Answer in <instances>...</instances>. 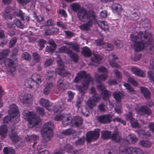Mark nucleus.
<instances>
[{
  "label": "nucleus",
  "instance_id": "nucleus-11",
  "mask_svg": "<svg viewBox=\"0 0 154 154\" xmlns=\"http://www.w3.org/2000/svg\"><path fill=\"white\" fill-rule=\"evenodd\" d=\"M119 149L120 154H144L142 150L138 147L121 146Z\"/></svg>",
  "mask_w": 154,
  "mask_h": 154
},
{
  "label": "nucleus",
  "instance_id": "nucleus-12",
  "mask_svg": "<svg viewBox=\"0 0 154 154\" xmlns=\"http://www.w3.org/2000/svg\"><path fill=\"white\" fill-rule=\"evenodd\" d=\"M100 130L98 128L94 129L93 131H90L86 134V140L88 143H91L92 141L97 140L100 137Z\"/></svg>",
  "mask_w": 154,
  "mask_h": 154
},
{
  "label": "nucleus",
  "instance_id": "nucleus-30",
  "mask_svg": "<svg viewBox=\"0 0 154 154\" xmlns=\"http://www.w3.org/2000/svg\"><path fill=\"white\" fill-rule=\"evenodd\" d=\"M102 60V56L99 54H94V56L91 58V60L92 62L100 64Z\"/></svg>",
  "mask_w": 154,
  "mask_h": 154
},
{
  "label": "nucleus",
  "instance_id": "nucleus-42",
  "mask_svg": "<svg viewBox=\"0 0 154 154\" xmlns=\"http://www.w3.org/2000/svg\"><path fill=\"white\" fill-rule=\"evenodd\" d=\"M140 144L142 146L147 147H149L151 145L150 142L146 140H142L140 141Z\"/></svg>",
  "mask_w": 154,
  "mask_h": 154
},
{
  "label": "nucleus",
  "instance_id": "nucleus-21",
  "mask_svg": "<svg viewBox=\"0 0 154 154\" xmlns=\"http://www.w3.org/2000/svg\"><path fill=\"white\" fill-rule=\"evenodd\" d=\"M96 22H95V23H94L95 25H96L97 24L102 30L104 31L109 30V28L106 22L104 21H98L96 18Z\"/></svg>",
  "mask_w": 154,
  "mask_h": 154
},
{
  "label": "nucleus",
  "instance_id": "nucleus-59",
  "mask_svg": "<svg viewBox=\"0 0 154 154\" xmlns=\"http://www.w3.org/2000/svg\"><path fill=\"white\" fill-rule=\"evenodd\" d=\"M56 48L54 47H52L51 46H47L46 48V50L47 52L51 53L55 50Z\"/></svg>",
  "mask_w": 154,
  "mask_h": 154
},
{
  "label": "nucleus",
  "instance_id": "nucleus-60",
  "mask_svg": "<svg viewBox=\"0 0 154 154\" xmlns=\"http://www.w3.org/2000/svg\"><path fill=\"white\" fill-rule=\"evenodd\" d=\"M64 32L66 38H70L74 36V33L68 31H64Z\"/></svg>",
  "mask_w": 154,
  "mask_h": 154
},
{
  "label": "nucleus",
  "instance_id": "nucleus-44",
  "mask_svg": "<svg viewBox=\"0 0 154 154\" xmlns=\"http://www.w3.org/2000/svg\"><path fill=\"white\" fill-rule=\"evenodd\" d=\"M22 58L26 60H29L31 58L30 55L27 52H25L21 55Z\"/></svg>",
  "mask_w": 154,
  "mask_h": 154
},
{
  "label": "nucleus",
  "instance_id": "nucleus-1",
  "mask_svg": "<svg viewBox=\"0 0 154 154\" xmlns=\"http://www.w3.org/2000/svg\"><path fill=\"white\" fill-rule=\"evenodd\" d=\"M131 40L134 42V50L137 52L143 51L145 48L150 51L152 50L154 47V42L151 33L147 31H140L137 35L131 34Z\"/></svg>",
  "mask_w": 154,
  "mask_h": 154
},
{
  "label": "nucleus",
  "instance_id": "nucleus-40",
  "mask_svg": "<svg viewBox=\"0 0 154 154\" xmlns=\"http://www.w3.org/2000/svg\"><path fill=\"white\" fill-rule=\"evenodd\" d=\"M139 136L143 135V136H146L147 137L150 136V134L149 132H146L145 130L142 129L136 131Z\"/></svg>",
  "mask_w": 154,
  "mask_h": 154
},
{
  "label": "nucleus",
  "instance_id": "nucleus-8",
  "mask_svg": "<svg viewBox=\"0 0 154 154\" xmlns=\"http://www.w3.org/2000/svg\"><path fill=\"white\" fill-rule=\"evenodd\" d=\"M53 122H49L45 123L43 126L41 133L43 137L42 142L45 143L51 140L53 136Z\"/></svg>",
  "mask_w": 154,
  "mask_h": 154
},
{
  "label": "nucleus",
  "instance_id": "nucleus-54",
  "mask_svg": "<svg viewBox=\"0 0 154 154\" xmlns=\"http://www.w3.org/2000/svg\"><path fill=\"white\" fill-rule=\"evenodd\" d=\"M98 83L97 86V88L99 91H103L105 90V87L101 82Z\"/></svg>",
  "mask_w": 154,
  "mask_h": 154
},
{
  "label": "nucleus",
  "instance_id": "nucleus-7",
  "mask_svg": "<svg viewBox=\"0 0 154 154\" xmlns=\"http://www.w3.org/2000/svg\"><path fill=\"white\" fill-rule=\"evenodd\" d=\"M23 115L24 119L28 122V126L29 128L35 126L40 127L39 124L40 118L36 115L35 112L24 110Z\"/></svg>",
  "mask_w": 154,
  "mask_h": 154
},
{
  "label": "nucleus",
  "instance_id": "nucleus-32",
  "mask_svg": "<svg viewBox=\"0 0 154 154\" xmlns=\"http://www.w3.org/2000/svg\"><path fill=\"white\" fill-rule=\"evenodd\" d=\"M112 8L113 10L117 12L118 15L120 16L119 13H121L122 11V6L121 5L115 3L112 5Z\"/></svg>",
  "mask_w": 154,
  "mask_h": 154
},
{
  "label": "nucleus",
  "instance_id": "nucleus-52",
  "mask_svg": "<svg viewBox=\"0 0 154 154\" xmlns=\"http://www.w3.org/2000/svg\"><path fill=\"white\" fill-rule=\"evenodd\" d=\"M100 97L99 95L97 94H94L92 97V100L94 102H97L100 100Z\"/></svg>",
  "mask_w": 154,
  "mask_h": 154
},
{
  "label": "nucleus",
  "instance_id": "nucleus-29",
  "mask_svg": "<svg viewBox=\"0 0 154 154\" xmlns=\"http://www.w3.org/2000/svg\"><path fill=\"white\" fill-rule=\"evenodd\" d=\"M111 132L108 130H103L101 131V137L103 139L108 140L110 138Z\"/></svg>",
  "mask_w": 154,
  "mask_h": 154
},
{
  "label": "nucleus",
  "instance_id": "nucleus-15",
  "mask_svg": "<svg viewBox=\"0 0 154 154\" xmlns=\"http://www.w3.org/2000/svg\"><path fill=\"white\" fill-rule=\"evenodd\" d=\"M112 118L110 115L105 114L97 116V120L100 123L106 124L110 123L111 122Z\"/></svg>",
  "mask_w": 154,
  "mask_h": 154
},
{
  "label": "nucleus",
  "instance_id": "nucleus-51",
  "mask_svg": "<svg viewBox=\"0 0 154 154\" xmlns=\"http://www.w3.org/2000/svg\"><path fill=\"white\" fill-rule=\"evenodd\" d=\"M46 41L43 39H40L38 42V44L40 46L39 50H42L45 47V44Z\"/></svg>",
  "mask_w": 154,
  "mask_h": 154
},
{
  "label": "nucleus",
  "instance_id": "nucleus-38",
  "mask_svg": "<svg viewBox=\"0 0 154 154\" xmlns=\"http://www.w3.org/2000/svg\"><path fill=\"white\" fill-rule=\"evenodd\" d=\"M3 152L4 154H14L15 151L11 147H6L3 149Z\"/></svg>",
  "mask_w": 154,
  "mask_h": 154
},
{
  "label": "nucleus",
  "instance_id": "nucleus-50",
  "mask_svg": "<svg viewBox=\"0 0 154 154\" xmlns=\"http://www.w3.org/2000/svg\"><path fill=\"white\" fill-rule=\"evenodd\" d=\"M88 106L90 109H92L95 106V103L90 99L88 100L87 102Z\"/></svg>",
  "mask_w": 154,
  "mask_h": 154
},
{
  "label": "nucleus",
  "instance_id": "nucleus-24",
  "mask_svg": "<svg viewBox=\"0 0 154 154\" xmlns=\"http://www.w3.org/2000/svg\"><path fill=\"white\" fill-rule=\"evenodd\" d=\"M62 134L65 135H72L73 137H76L77 136L76 131L72 128L66 129L63 131ZM62 134V133H61Z\"/></svg>",
  "mask_w": 154,
  "mask_h": 154
},
{
  "label": "nucleus",
  "instance_id": "nucleus-22",
  "mask_svg": "<svg viewBox=\"0 0 154 154\" xmlns=\"http://www.w3.org/2000/svg\"><path fill=\"white\" fill-rule=\"evenodd\" d=\"M113 96L117 103H120L122 98L124 96V94L120 91H115L113 93Z\"/></svg>",
  "mask_w": 154,
  "mask_h": 154
},
{
  "label": "nucleus",
  "instance_id": "nucleus-37",
  "mask_svg": "<svg viewBox=\"0 0 154 154\" xmlns=\"http://www.w3.org/2000/svg\"><path fill=\"white\" fill-rule=\"evenodd\" d=\"M124 86L126 88L129 93L132 94H135L136 91L134 90V88L131 87L128 83H125L124 84Z\"/></svg>",
  "mask_w": 154,
  "mask_h": 154
},
{
  "label": "nucleus",
  "instance_id": "nucleus-9",
  "mask_svg": "<svg viewBox=\"0 0 154 154\" xmlns=\"http://www.w3.org/2000/svg\"><path fill=\"white\" fill-rule=\"evenodd\" d=\"M56 77V73L54 71H50L47 72L45 77L47 84L43 91L45 94H48L51 89L53 87V83L55 81Z\"/></svg>",
  "mask_w": 154,
  "mask_h": 154
},
{
  "label": "nucleus",
  "instance_id": "nucleus-23",
  "mask_svg": "<svg viewBox=\"0 0 154 154\" xmlns=\"http://www.w3.org/2000/svg\"><path fill=\"white\" fill-rule=\"evenodd\" d=\"M131 71L135 75L141 77L145 76V73L142 70L137 67H133L131 69Z\"/></svg>",
  "mask_w": 154,
  "mask_h": 154
},
{
  "label": "nucleus",
  "instance_id": "nucleus-36",
  "mask_svg": "<svg viewBox=\"0 0 154 154\" xmlns=\"http://www.w3.org/2000/svg\"><path fill=\"white\" fill-rule=\"evenodd\" d=\"M17 15L19 16L22 20H24L27 22L29 20V17L23 13L22 11L20 10L17 14Z\"/></svg>",
  "mask_w": 154,
  "mask_h": 154
},
{
  "label": "nucleus",
  "instance_id": "nucleus-6",
  "mask_svg": "<svg viewBox=\"0 0 154 154\" xmlns=\"http://www.w3.org/2000/svg\"><path fill=\"white\" fill-rule=\"evenodd\" d=\"M84 12V13H80V14L78 13V17L82 21L87 20L88 21L79 26V28L82 30L88 31L89 30L90 28L92 27L93 24L96 22V16L93 11L87 12L85 10Z\"/></svg>",
  "mask_w": 154,
  "mask_h": 154
},
{
  "label": "nucleus",
  "instance_id": "nucleus-43",
  "mask_svg": "<svg viewBox=\"0 0 154 154\" xmlns=\"http://www.w3.org/2000/svg\"><path fill=\"white\" fill-rule=\"evenodd\" d=\"M64 43L65 44L69 45L71 46L72 49L75 50L76 52L77 51V45H74V43L72 42H69L66 41H65L64 42Z\"/></svg>",
  "mask_w": 154,
  "mask_h": 154
},
{
  "label": "nucleus",
  "instance_id": "nucleus-14",
  "mask_svg": "<svg viewBox=\"0 0 154 154\" xmlns=\"http://www.w3.org/2000/svg\"><path fill=\"white\" fill-rule=\"evenodd\" d=\"M136 111L138 114L142 116H144L146 114L149 116L152 113L150 109L145 105H143L136 109Z\"/></svg>",
  "mask_w": 154,
  "mask_h": 154
},
{
  "label": "nucleus",
  "instance_id": "nucleus-4",
  "mask_svg": "<svg viewBox=\"0 0 154 154\" xmlns=\"http://www.w3.org/2000/svg\"><path fill=\"white\" fill-rule=\"evenodd\" d=\"M59 51L55 52V55L57 57V61L58 66L56 69V72L61 76H67L70 74V73L64 69V63L60 57L59 54L60 53H62L67 54L75 63L77 62V55L66 46H63L59 48Z\"/></svg>",
  "mask_w": 154,
  "mask_h": 154
},
{
  "label": "nucleus",
  "instance_id": "nucleus-57",
  "mask_svg": "<svg viewBox=\"0 0 154 154\" xmlns=\"http://www.w3.org/2000/svg\"><path fill=\"white\" fill-rule=\"evenodd\" d=\"M122 105L120 104L116 105L115 108V109L116 112L118 114H120L122 112Z\"/></svg>",
  "mask_w": 154,
  "mask_h": 154
},
{
  "label": "nucleus",
  "instance_id": "nucleus-17",
  "mask_svg": "<svg viewBox=\"0 0 154 154\" xmlns=\"http://www.w3.org/2000/svg\"><path fill=\"white\" fill-rule=\"evenodd\" d=\"M39 102L41 106L45 107L48 111H51L52 110V104L48 100L44 98H42L40 100Z\"/></svg>",
  "mask_w": 154,
  "mask_h": 154
},
{
  "label": "nucleus",
  "instance_id": "nucleus-53",
  "mask_svg": "<svg viewBox=\"0 0 154 154\" xmlns=\"http://www.w3.org/2000/svg\"><path fill=\"white\" fill-rule=\"evenodd\" d=\"M17 42V38L13 37L10 40L9 43V47L11 48L13 47L15 45Z\"/></svg>",
  "mask_w": 154,
  "mask_h": 154
},
{
  "label": "nucleus",
  "instance_id": "nucleus-49",
  "mask_svg": "<svg viewBox=\"0 0 154 154\" xmlns=\"http://www.w3.org/2000/svg\"><path fill=\"white\" fill-rule=\"evenodd\" d=\"M127 81L128 82L131 83L135 86H137L138 85V83L137 81L132 77H129Z\"/></svg>",
  "mask_w": 154,
  "mask_h": 154
},
{
  "label": "nucleus",
  "instance_id": "nucleus-27",
  "mask_svg": "<svg viewBox=\"0 0 154 154\" xmlns=\"http://www.w3.org/2000/svg\"><path fill=\"white\" fill-rule=\"evenodd\" d=\"M108 77V74H102L99 75L98 74H96L95 77L97 82H101L102 81L106 80Z\"/></svg>",
  "mask_w": 154,
  "mask_h": 154
},
{
  "label": "nucleus",
  "instance_id": "nucleus-56",
  "mask_svg": "<svg viewBox=\"0 0 154 154\" xmlns=\"http://www.w3.org/2000/svg\"><path fill=\"white\" fill-rule=\"evenodd\" d=\"M130 16L131 17V20H137L139 17L138 15L136 12H134L133 13L131 14Z\"/></svg>",
  "mask_w": 154,
  "mask_h": 154
},
{
  "label": "nucleus",
  "instance_id": "nucleus-3",
  "mask_svg": "<svg viewBox=\"0 0 154 154\" xmlns=\"http://www.w3.org/2000/svg\"><path fill=\"white\" fill-rule=\"evenodd\" d=\"M8 112L9 116L4 117L3 120L4 124L0 127V141L3 140L6 136L8 131L6 124L10 122H17L19 120L20 114L15 104H12L10 105Z\"/></svg>",
  "mask_w": 154,
  "mask_h": 154
},
{
  "label": "nucleus",
  "instance_id": "nucleus-25",
  "mask_svg": "<svg viewBox=\"0 0 154 154\" xmlns=\"http://www.w3.org/2000/svg\"><path fill=\"white\" fill-rule=\"evenodd\" d=\"M9 134L13 142L16 143L20 141L19 140L18 135L16 134L15 129L11 128V130Z\"/></svg>",
  "mask_w": 154,
  "mask_h": 154
},
{
  "label": "nucleus",
  "instance_id": "nucleus-58",
  "mask_svg": "<svg viewBox=\"0 0 154 154\" xmlns=\"http://www.w3.org/2000/svg\"><path fill=\"white\" fill-rule=\"evenodd\" d=\"M33 57L34 59L36 62H38L40 59V57L37 53L35 52L33 53Z\"/></svg>",
  "mask_w": 154,
  "mask_h": 154
},
{
  "label": "nucleus",
  "instance_id": "nucleus-63",
  "mask_svg": "<svg viewBox=\"0 0 154 154\" xmlns=\"http://www.w3.org/2000/svg\"><path fill=\"white\" fill-rule=\"evenodd\" d=\"M59 13L65 18H66L67 17V14L66 11L63 9L59 10Z\"/></svg>",
  "mask_w": 154,
  "mask_h": 154
},
{
  "label": "nucleus",
  "instance_id": "nucleus-20",
  "mask_svg": "<svg viewBox=\"0 0 154 154\" xmlns=\"http://www.w3.org/2000/svg\"><path fill=\"white\" fill-rule=\"evenodd\" d=\"M141 93L146 99L148 100L151 97V93L149 90L146 88L141 86L140 88Z\"/></svg>",
  "mask_w": 154,
  "mask_h": 154
},
{
  "label": "nucleus",
  "instance_id": "nucleus-45",
  "mask_svg": "<svg viewBox=\"0 0 154 154\" xmlns=\"http://www.w3.org/2000/svg\"><path fill=\"white\" fill-rule=\"evenodd\" d=\"M131 123L132 127L138 128L139 127V124L138 122V121L134 119L131 122Z\"/></svg>",
  "mask_w": 154,
  "mask_h": 154
},
{
  "label": "nucleus",
  "instance_id": "nucleus-35",
  "mask_svg": "<svg viewBox=\"0 0 154 154\" xmlns=\"http://www.w3.org/2000/svg\"><path fill=\"white\" fill-rule=\"evenodd\" d=\"M128 139L127 141L128 143L131 144H134L136 143L138 140V138L134 135H129Z\"/></svg>",
  "mask_w": 154,
  "mask_h": 154
},
{
  "label": "nucleus",
  "instance_id": "nucleus-62",
  "mask_svg": "<svg viewBox=\"0 0 154 154\" xmlns=\"http://www.w3.org/2000/svg\"><path fill=\"white\" fill-rule=\"evenodd\" d=\"M85 142V138L84 136L79 138L78 139V145H82Z\"/></svg>",
  "mask_w": 154,
  "mask_h": 154
},
{
  "label": "nucleus",
  "instance_id": "nucleus-39",
  "mask_svg": "<svg viewBox=\"0 0 154 154\" xmlns=\"http://www.w3.org/2000/svg\"><path fill=\"white\" fill-rule=\"evenodd\" d=\"M64 149L67 152L73 153H75V151L74 150L72 147L69 144H67L64 147Z\"/></svg>",
  "mask_w": 154,
  "mask_h": 154
},
{
  "label": "nucleus",
  "instance_id": "nucleus-64",
  "mask_svg": "<svg viewBox=\"0 0 154 154\" xmlns=\"http://www.w3.org/2000/svg\"><path fill=\"white\" fill-rule=\"evenodd\" d=\"M105 45L106 47V50L108 51H111L114 48L113 46L111 44L107 43L105 44Z\"/></svg>",
  "mask_w": 154,
  "mask_h": 154
},
{
  "label": "nucleus",
  "instance_id": "nucleus-13",
  "mask_svg": "<svg viewBox=\"0 0 154 154\" xmlns=\"http://www.w3.org/2000/svg\"><path fill=\"white\" fill-rule=\"evenodd\" d=\"M16 25L17 27L23 29L24 27L23 25L22 24L19 20L16 19L14 21V23H8L7 26L8 27L12 30L11 32H9L8 34L10 36H12L14 34L15 32L14 30V27Z\"/></svg>",
  "mask_w": 154,
  "mask_h": 154
},
{
  "label": "nucleus",
  "instance_id": "nucleus-41",
  "mask_svg": "<svg viewBox=\"0 0 154 154\" xmlns=\"http://www.w3.org/2000/svg\"><path fill=\"white\" fill-rule=\"evenodd\" d=\"M97 71L99 73L108 74V70L107 68L104 66H101L98 67L97 69Z\"/></svg>",
  "mask_w": 154,
  "mask_h": 154
},
{
  "label": "nucleus",
  "instance_id": "nucleus-19",
  "mask_svg": "<svg viewBox=\"0 0 154 154\" xmlns=\"http://www.w3.org/2000/svg\"><path fill=\"white\" fill-rule=\"evenodd\" d=\"M57 85L59 89L63 90H65L66 88H71L73 87L71 83L68 82L64 84L63 81L61 79L58 81Z\"/></svg>",
  "mask_w": 154,
  "mask_h": 154
},
{
  "label": "nucleus",
  "instance_id": "nucleus-31",
  "mask_svg": "<svg viewBox=\"0 0 154 154\" xmlns=\"http://www.w3.org/2000/svg\"><path fill=\"white\" fill-rule=\"evenodd\" d=\"M47 29L45 30V35H48L51 34L57 33L58 32V29L57 28H50L47 26Z\"/></svg>",
  "mask_w": 154,
  "mask_h": 154
},
{
  "label": "nucleus",
  "instance_id": "nucleus-10",
  "mask_svg": "<svg viewBox=\"0 0 154 154\" xmlns=\"http://www.w3.org/2000/svg\"><path fill=\"white\" fill-rule=\"evenodd\" d=\"M42 82L40 75L35 73L32 75L31 78L26 81L25 85L30 88L33 87L34 86H35V88H37L39 86V84Z\"/></svg>",
  "mask_w": 154,
  "mask_h": 154
},
{
  "label": "nucleus",
  "instance_id": "nucleus-48",
  "mask_svg": "<svg viewBox=\"0 0 154 154\" xmlns=\"http://www.w3.org/2000/svg\"><path fill=\"white\" fill-rule=\"evenodd\" d=\"M103 95V99L104 100H107L109 98V94L108 91L106 90H104L102 91Z\"/></svg>",
  "mask_w": 154,
  "mask_h": 154
},
{
  "label": "nucleus",
  "instance_id": "nucleus-18",
  "mask_svg": "<svg viewBox=\"0 0 154 154\" xmlns=\"http://www.w3.org/2000/svg\"><path fill=\"white\" fill-rule=\"evenodd\" d=\"M14 7L12 8L10 7H8L5 11L2 13V16L6 19H9L11 20L13 16L12 14L13 13V10Z\"/></svg>",
  "mask_w": 154,
  "mask_h": 154
},
{
  "label": "nucleus",
  "instance_id": "nucleus-28",
  "mask_svg": "<svg viewBox=\"0 0 154 154\" xmlns=\"http://www.w3.org/2000/svg\"><path fill=\"white\" fill-rule=\"evenodd\" d=\"M82 54L85 57H88L92 55V53L90 49L87 47H84L81 52Z\"/></svg>",
  "mask_w": 154,
  "mask_h": 154
},
{
  "label": "nucleus",
  "instance_id": "nucleus-34",
  "mask_svg": "<svg viewBox=\"0 0 154 154\" xmlns=\"http://www.w3.org/2000/svg\"><path fill=\"white\" fill-rule=\"evenodd\" d=\"M44 147V145H39L37 148L38 154H48L49 152L47 150L43 149Z\"/></svg>",
  "mask_w": 154,
  "mask_h": 154
},
{
  "label": "nucleus",
  "instance_id": "nucleus-33",
  "mask_svg": "<svg viewBox=\"0 0 154 154\" xmlns=\"http://www.w3.org/2000/svg\"><path fill=\"white\" fill-rule=\"evenodd\" d=\"M110 138L113 141H115L116 142H119L120 141V137L119 135V132L116 131H114L111 135Z\"/></svg>",
  "mask_w": 154,
  "mask_h": 154
},
{
  "label": "nucleus",
  "instance_id": "nucleus-26",
  "mask_svg": "<svg viewBox=\"0 0 154 154\" xmlns=\"http://www.w3.org/2000/svg\"><path fill=\"white\" fill-rule=\"evenodd\" d=\"M25 138L26 140L27 141L32 142L33 141L34 143L33 147H34V145L36 143L35 141L38 140L39 138L37 135L32 134L31 136H29L27 135L25 137Z\"/></svg>",
  "mask_w": 154,
  "mask_h": 154
},
{
  "label": "nucleus",
  "instance_id": "nucleus-61",
  "mask_svg": "<svg viewBox=\"0 0 154 154\" xmlns=\"http://www.w3.org/2000/svg\"><path fill=\"white\" fill-rule=\"evenodd\" d=\"M126 119L127 120H129L130 122L134 119L132 116V112H129L126 115Z\"/></svg>",
  "mask_w": 154,
  "mask_h": 154
},
{
  "label": "nucleus",
  "instance_id": "nucleus-2",
  "mask_svg": "<svg viewBox=\"0 0 154 154\" xmlns=\"http://www.w3.org/2000/svg\"><path fill=\"white\" fill-rule=\"evenodd\" d=\"M65 105L62 102L59 104L55 105L54 107L53 111L56 115L54 119L56 121H62V124L64 126L70 125L73 127H77V117L74 116L72 118L69 114H61V112L65 108Z\"/></svg>",
  "mask_w": 154,
  "mask_h": 154
},
{
  "label": "nucleus",
  "instance_id": "nucleus-16",
  "mask_svg": "<svg viewBox=\"0 0 154 154\" xmlns=\"http://www.w3.org/2000/svg\"><path fill=\"white\" fill-rule=\"evenodd\" d=\"M20 101L24 104H31L33 100V96L30 94H25L20 97Z\"/></svg>",
  "mask_w": 154,
  "mask_h": 154
},
{
  "label": "nucleus",
  "instance_id": "nucleus-46",
  "mask_svg": "<svg viewBox=\"0 0 154 154\" xmlns=\"http://www.w3.org/2000/svg\"><path fill=\"white\" fill-rule=\"evenodd\" d=\"M148 76L151 82H154V75L152 71L151 70L148 71Z\"/></svg>",
  "mask_w": 154,
  "mask_h": 154
},
{
  "label": "nucleus",
  "instance_id": "nucleus-55",
  "mask_svg": "<svg viewBox=\"0 0 154 154\" xmlns=\"http://www.w3.org/2000/svg\"><path fill=\"white\" fill-rule=\"evenodd\" d=\"M36 109L37 113L39 115H43L44 114V111L42 108L40 107H37L36 108Z\"/></svg>",
  "mask_w": 154,
  "mask_h": 154
},
{
  "label": "nucleus",
  "instance_id": "nucleus-47",
  "mask_svg": "<svg viewBox=\"0 0 154 154\" xmlns=\"http://www.w3.org/2000/svg\"><path fill=\"white\" fill-rule=\"evenodd\" d=\"M114 72L116 77L118 79H122V75L121 72L117 69L114 70Z\"/></svg>",
  "mask_w": 154,
  "mask_h": 154
},
{
  "label": "nucleus",
  "instance_id": "nucleus-5",
  "mask_svg": "<svg viewBox=\"0 0 154 154\" xmlns=\"http://www.w3.org/2000/svg\"><path fill=\"white\" fill-rule=\"evenodd\" d=\"M78 78H84V79L81 83V85L78 86V90L79 91V94L81 97L78 98V104H80L83 100V98L88 89L91 82H92L93 79L90 74H87L85 71H82L78 73Z\"/></svg>",
  "mask_w": 154,
  "mask_h": 154
}]
</instances>
